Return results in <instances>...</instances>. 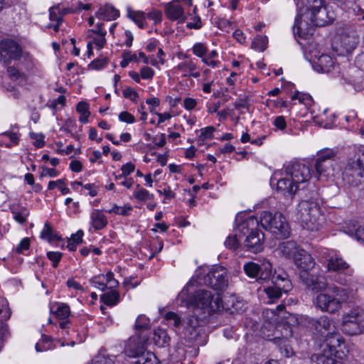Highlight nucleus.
Wrapping results in <instances>:
<instances>
[{
	"label": "nucleus",
	"instance_id": "14",
	"mask_svg": "<svg viewBox=\"0 0 364 364\" xmlns=\"http://www.w3.org/2000/svg\"><path fill=\"white\" fill-rule=\"evenodd\" d=\"M286 172L287 176L291 178L293 183L299 188L300 184L309 181L311 177L310 166L301 162H294L288 165Z\"/></svg>",
	"mask_w": 364,
	"mask_h": 364
},
{
	"label": "nucleus",
	"instance_id": "52",
	"mask_svg": "<svg viewBox=\"0 0 364 364\" xmlns=\"http://www.w3.org/2000/svg\"><path fill=\"white\" fill-rule=\"evenodd\" d=\"M215 129L213 127H207L204 129H201V133L199 138L203 141L207 139H211Z\"/></svg>",
	"mask_w": 364,
	"mask_h": 364
},
{
	"label": "nucleus",
	"instance_id": "23",
	"mask_svg": "<svg viewBox=\"0 0 364 364\" xmlns=\"http://www.w3.org/2000/svg\"><path fill=\"white\" fill-rule=\"evenodd\" d=\"M277 188L278 191H282L284 194L289 193L294 194L299 189L298 186L293 183L291 178H284L277 181Z\"/></svg>",
	"mask_w": 364,
	"mask_h": 364
},
{
	"label": "nucleus",
	"instance_id": "50",
	"mask_svg": "<svg viewBox=\"0 0 364 364\" xmlns=\"http://www.w3.org/2000/svg\"><path fill=\"white\" fill-rule=\"evenodd\" d=\"M63 254L60 252H48V258L53 262V266L56 267L62 258Z\"/></svg>",
	"mask_w": 364,
	"mask_h": 364
},
{
	"label": "nucleus",
	"instance_id": "31",
	"mask_svg": "<svg viewBox=\"0 0 364 364\" xmlns=\"http://www.w3.org/2000/svg\"><path fill=\"white\" fill-rule=\"evenodd\" d=\"M41 237L52 242L55 240H61V237L58 235L53 234V229L48 223H46L43 230L41 232Z\"/></svg>",
	"mask_w": 364,
	"mask_h": 364
},
{
	"label": "nucleus",
	"instance_id": "33",
	"mask_svg": "<svg viewBox=\"0 0 364 364\" xmlns=\"http://www.w3.org/2000/svg\"><path fill=\"white\" fill-rule=\"evenodd\" d=\"M277 348L280 354L286 358H290L297 353L294 348L289 343H277Z\"/></svg>",
	"mask_w": 364,
	"mask_h": 364
},
{
	"label": "nucleus",
	"instance_id": "21",
	"mask_svg": "<svg viewBox=\"0 0 364 364\" xmlns=\"http://www.w3.org/2000/svg\"><path fill=\"white\" fill-rule=\"evenodd\" d=\"M193 299L198 307L203 309H209L213 300V294L208 290L198 289L195 292Z\"/></svg>",
	"mask_w": 364,
	"mask_h": 364
},
{
	"label": "nucleus",
	"instance_id": "49",
	"mask_svg": "<svg viewBox=\"0 0 364 364\" xmlns=\"http://www.w3.org/2000/svg\"><path fill=\"white\" fill-rule=\"evenodd\" d=\"M135 169V166L132 162L127 163L126 164H124L122 168V174L119 175V178H126L127 176H129L130 173L134 172Z\"/></svg>",
	"mask_w": 364,
	"mask_h": 364
},
{
	"label": "nucleus",
	"instance_id": "43",
	"mask_svg": "<svg viewBox=\"0 0 364 364\" xmlns=\"http://www.w3.org/2000/svg\"><path fill=\"white\" fill-rule=\"evenodd\" d=\"M92 364H115L112 358L99 353L92 360Z\"/></svg>",
	"mask_w": 364,
	"mask_h": 364
},
{
	"label": "nucleus",
	"instance_id": "44",
	"mask_svg": "<svg viewBox=\"0 0 364 364\" xmlns=\"http://www.w3.org/2000/svg\"><path fill=\"white\" fill-rule=\"evenodd\" d=\"M92 364H115L112 358L99 353L92 360Z\"/></svg>",
	"mask_w": 364,
	"mask_h": 364
},
{
	"label": "nucleus",
	"instance_id": "61",
	"mask_svg": "<svg viewBox=\"0 0 364 364\" xmlns=\"http://www.w3.org/2000/svg\"><path fill=\"white\" fill-rule=\"evenodd\" d=\"M30 246V240L28 237L23 238L16 247V252L22 253L23 250H28Z\"/></svg>",
	"mask_w": 364,
	"mask_h": 364
},
{
	"label": "nucleus",
	"instance_id": "63",
	"mask_svg": "<svg viewBox=\"0 0 364 364\" xmlns=\"http://www.w3.org/2000/svg\"><path fill=\"white\" fill-rule=\"evenodd\" d=\"M83 188L89 191L88 194L92 197L98 194V188L94 183H87L83 186Z\"/></svg>",
	"mask_w": 364,
	"mask_h": 364
},
{
	"label": "nucleus",
	"instance_id": "27",
	"mask_svg": "<svg viewBox=\"0 0 364 364\" xmlns=\"http://www.w3.org/2000/svg\"><path fill=\"white\" fill-rule=\"evenodd\" d=\"M349 225L350 226L348 227V230H345V232L355 237L357 240L362 241L364 243V226L358 225L357 223L354 220H350Z\"/></svg>",
	"mask_w": 364,
	"mask_h": 364
},
{
	"label": "nucleus",
	"instance_id": "2",
	"mask_svg": "<svg viewBox=\"0 0 364 364\" xmlns=\"http://www.w3.org/2000/svg\"><path fill=\"white\" fill-rule=\"evenodd\" d=\"M294 262L301 270L299 278L306 288L311 290H323L326 288L324 278L309 272L314 267L315 262L308 252L303 249L297 250L294 253Z\"/></svg>",
	"mask_w": 364,
	"mask_h": 364
},
{
	"label": "nucleus",
	"instance_id": "4",
	"mask_svg": "<svg viewBox=\"0 0 364 364\" xmlns=\"http://www.w3.org/2000/svg\"><path fill=\"white\" fill-rule=\"evenodd\" d=\"M296 218L303 228L318 230L321 226L320 220L322 218L318 203L311 200H301L297 205Z\"/></svg>",
	"mask_w": 364,
	"mask_h": 364
},
{
	"label": "nucleus",
	"instance_id": "17",
	"mask_svg": "<svg viewBox=\"0 0 364 364\" xmlns=\"http://www.w3.org/2000/svg\"><path fill=\"white\" fill-rule=\"evenodd\" d=\"M359 32L355 27H350L341 35V46L347 52L354 50L359 43Z\"/></svg>",
	"mask_w": 364,
	"mask_h": 364
},
{
	"label": "nucleus",
	"instance_id": "58",
	"mask_svg": "<svg viewBox=\"0 0 364 364\" xmlns=\"http://www.w3.org/2000/svg\"><path fill=\"white\" fill-rule=\"evenodd\" d=\"M273 124L277 129L279 130H284L287 127L286 120L283 116H277L274 119Z\"/></svg>",
	"mask_w": 364,
	"mask_h": 364
},
{
	"label": "nucleus",
	"instance_id": "9",
	"mask_svg": "<svg viewBox=\"0 0 364 364\" xmlns=\"http://www.w3.org/2000/svg\"><path fill=\"white\" fill-rule=\"evenodd\" d=\"M291 289L292 284L287 272L278 269L273 274L271 285L265 287L264 291L271 302H274L281 298L283 293L286 294Z\"/></svg>",
	"mask_w": 364,
	"mask_h": 364
},
{
	"label": "nucleus",
	"instance_id": "39",
	"mask_svg": "<svg viewBox=\"0 0 364 364\" xmlns=\"http://www.w3.org/2000/svg\"><path fill=\"white\" fill-rule=\"evenodd\" d=\"M242 235L236 230V234L233 236H228L225 241V245L226 247L235 250L240 245V239Z\"/></svg>",
	"mask_w": 364,
	"mask_h": 364
},
{
	"label": "nucleus",
	"instance_id": "59",
	"mask_svg": "<svg viewBox=\"0 0 364 364\" xmlns=\"http://www.w3.org/2000/svg\"><path fill=\"white\" fill-rule=\"evenodd\" d=\"M141 77L143 79L149 80L151 79L154 75V71L152 68L149 67H143L141 69Z\"/></svg>",
	"mask_w": 364,
	"mask_h": 364
},
{
	"label": "nucleus",
	"instance_id": "5",
	"mask_svg": "<svg viewBox=\"0 0 364 364\" xmlns=\"http://www.w3.org/2000/svg\"><path fill=\"white\" fill-rule=\"evenodd\" d=\"M344 183L351 187L364 184V146L358 148L354 155L348 159L343 171Z\"/></svg>",
	"mask_w": 364,
	"mask_h": 364
},
{
	"label": "nucleus",
	"instance_id": "19",
	"mask_svg": "<svg viewBox=\"0 0 364 364\" xmlns=\"http://www.w3.org/2000/svg\"><path fill=\"white\" fill-rule=\"evenodd\" d=\"M164 11L167 18L171 21H178L180 23H183L186 20L183 8L174 4L173 1L168 2L165 5Z\"/></svg>",
	"mask_w": 364,
	"mask_h": 364
},
{
	"label": "nucleus",
	"instance_id": "40",
	"mask_svg": "<svg viewBox=\"0 0 364 364\" xmlns=\"http://www.w3.org/2000/svg\"><path fill=\"white\" fill-rule=\"evenodd\" d=\"M7 73L9 78L11 80H21L23 81L26 80V75L19 71L14 66H9L7 68Z\"/></svg>",
	"mask_w": 364,
	"mask_h": 364
},
{
	"label": "nucleus",
	"instance_id": "18",
	"mask_svg": "<svg viewBox=\"0 0 364 364\" xmlns=\"http://www.w3.org/2000/svg\"><path fill=\"white\" fill-rule=\"evenodd\" d=\"M242 303L239 301H236L235 297H230V299L225 303V307L223 306V301L219 294L214 298L213 296V300H211V305H210L209 309L211 311H220L222 309H225L228 311H230V313H234L237 311L242 308Z\"/></svg>",
	"mask_w": 364,
	"mask_h": 364
},
{
	"label": "nucleus",
	"instance_id": "48",
	"mask_svg": "<svg viewBox=\"0 0 364 364\" xmlns=\"http://www.w3.org/2000/svg\"><path fill=\"white\" fill-rule=\"evenodd\" d=\"M50 19L52 21L63 22L62 15H60V8L59 6L50 9Z\"/></svg>",
	"mask_w": 364,
	"mask_h": 364
},
{
	"label": "nucleus",
	"instance_id": "29",
	"mask_svg": "<svg viewBox=\"0 0 364 364\" xmlns=\"http://www.w3.org/2000/svg\"><path fill=\"white\" fill-rule=\"evenodd\" d=\"M262 264H259L255 262H246L243 266L245 273L251 278H257L261 270Z\"/></svg>",
	"mask_w": 364,
	"mask_h": 364
},
{
	"label": "nucleus",
	"instance_id": "56",
	"mask_svg": "<svg viewBox=\"0 0 364 364\" xmlns=\"http://www.w3.org/2000/svg\"><path fill=\"white\" fill-rule=\"evenodd\" d=\"M107 63V60L106 58L96 59L91 62L89 67L94 70H100L105 67Z\"/></svg>",
	"mask_w": 364,
	"mask_h": 364
},
{
	"label": "nucleus",
	"instance_id": "30",
	"mask_svg": "<svg viewBox=\"0 0 364 364\" xmlns=\"http://www.w3.org/2000/svg\"><path fill=\"white\" fill-rule=\"evenodd\" d=\"M348 264L340 257H334L329 259L328 263V268L332 271H341L347 269Z\"/></svg>",
	"mask_w": 364,
	"mask_h": 364
},
{
	"label": "nucleus",
	"instance_id": "34",
	"mask_svg": "<svg viewBox=\"0 0 364 364\" xmlns=\"http://www.w3.org/2000/svg\"><path fill=\"white\" fill-rule=\"evenodd\" d=\"M101 301L107 306L116 305L119 299V293L115 291H112L103 294L100 298Z\"/></svg>",
	"mask_w": 364,
	"mask_h": 364
},
{
	"label": "nucleus",
	"instance_id": "28",
	"mask_svg": "<svg viewBox=\"0 0 364 364\" xmlns=\"http://www.w3.org/2000/svg\"><path fill=\"white\" fill-rule=\"evenodd\" d=\"M273 274H272V264L265 260L262 262L261 270H259L257 282L262 283L269 279L272 280Z\"/></svg>",
	"mask_w": 364,
	"mask_h": 364
},
{
	"label": "nucleus",
	"instance_id": "11",
	"mask_svg": "<svg viewBox=\"0 0 364 364\" xmlns=\"http://www.w3.org/2000/svg\"><path fill=\"white\" fill-rule=\"evenodd\" d=\"M364 323V310L355 308L343 316L342 331L349 336L360 334Z\"/></svg>",
	"mask_w": 364,
	"mask_h": 364
},
{
	"label": "nucleus",
	"instance_id": "12",
	"mask_svg": "<svg viewBox=\"0 0 364 364\" xmlns=\"http://www.w3.org/2000/svg\"><path fill=\"white\" fill-rule=\"evenodd\" d=\"M229 280L230 275L228 270L221 266L213 267L203 278L205 285L218 291L226 290L229 285Z\"/></svg>",
	"mask_w": 364,
	"mask_h": 364
},
{
	"label": "nucleus",
	"instance_id": "46",
	"mask_svg": "<svg viewBox=\"0 0 364 364\" xmlns=\"http://www.w3.org/2000/svg\"><path fill=\"white\" fill-rule=\"evenodd\" d=\"M101 277H104V275L100 274L95 276L90 280V282L94 287L98 288L101 291H104L107 289V287L106 283L100 280Z\"/></svg>",
	"mask_w": 364,
	"mask_h": 364
},
{
	"label": "nucleus",
	"instance_id": "35",
	"mask_svg": "<svg viewBox=\"0 0 364 364\" xmlns=\"http://www.w3.org/2000/svg\"><path fill=\"white\" fill-rule=\"evenodd\" d=\"M128 16L130 18L139 28H144V13L142 11H134L128 9Z\"/></svg>",
	"mask_w": 364,
	"mask_h": 364
},
{
	"label": "nucleus",
	"instance_id": "38",
	"mask_svg": "<svg viewBox=\"0 0 364 364\" xmlns=\"http://www.w3.org/2000/svg\"><path fill=\"white\" fill-rule=\"evenodd\" d=\"M267 45V36H258L256 38H255L254 40L252 41L251 47L253 49L262 52L266 49Z\"/></svg>",
	"mask_w": 364,
	"mask_h": 364
},
{
	"label": "nucleus",
	"instance_id": "22",
	"mask_svg": "<svg viewBox=\"0 0 364 364\" xmlns=\"http://www.w3.org/2000/svg\"><path fill=\"white\" fill-rule=\"evenodd\" d=\"M119 16V11L112 5L107 4L99 9L97 16L106 21H112Z\"/></svg>",
	"mask_w": 364,
	"mask_h": 364
},
{
	"label": "nucleus",
	"instance_id": "20",
	"mask_svg": "<svg viewBox=\"0 0 364 364\" xmlns=\"http://www.w3.org/2000/svg\"><path fill=\"white\" fill-rule=\"evenodd\" d=\"M333 59L328 55H321L312 62V66L318 73H329L334 67Z\"/></svg>",
	"mask_w": 364,
	"mask_h": 364
},
{
	"label": "nucleus",
	"instance_id": "37",
	"mask_svg": "<svg viewBox=\"0 0 364 364\" xmlns=\"http://www.w3.org/2000/svg\"><path fill=\"white\" fill-rule=\"evenodd\" d=\"M150 328V321L149 318H147L144 315L139 316L135 322L134 328L136 331H143L144 330H147Z\"/></svg>",
	"mask_w": 364,
	"mask_h": 364
},
{
	"label": "nucleus",
	"instance_id": "64",
	"mask_svg": "<svg viewBox=\"0 0 364 364\" xmlns=\"http://www.w3.org/2000/svg\"><path fill=\"white\" fill-rule=\"evenodd\" d=\"M196 104V100L191 97H186L183 100V106L187 110H191L194 109Z\"/></svg>",
	"mask_w": 364,
	"mask_h": 364
},
{
	"label": "nucleus",
	"instance_id": "53",
	"mask_svg": "<svg viewBox=\"0 0 364 364\" xmlns=\"http://www.w3.org/2000/svg\"><path fill=\"white\" fill-rule=\"evenodd\" d=\"M119 119L129 124H132L135 122V117L134 115L126 111L119 113Z\"/></svg>",
	"mask_w": 364,
	"mask_h": 364
},
{
	"label": "nucleus",
	"instance_id": "32",
	"mask_svg": "<svg viewBox=\"0 0 364 364\" xmlns=\"http://www.w3.org/2000/svg\"><path fill=\"white\" fill-rule=\"evenodd\" d=\"M76 110L80 114L79 121L83 124H86L90 116L89 105L84 101L80 102L76 107Z\"/></svg>",
	"mask_w": 364,
	"mask_h": 364
},
{
	"label": "nucleus",
	"instance_id": "62",
	"mask_svg": "<svg viewBox=\"0 0 364 364\" xmlns=\"http://www.w3.org/2000/svg\"><path fill=\"white\" fill-rule=\"evenodd\" d=\"M152 141L158 147H162L166 144V135L161 134L159 136H155L152 138Z\"/></svg>",
	"mask_w": 364,
	"mask_h": 364
},
{
	"label": "nucleus",
	"instance_id": "24",
	"mask_svg": "<svg viewBox=\"0 0 364 364\" xmlns=\"http://www.w3.org/2000/svg\"><path fill=\"white\" fill-rule=\"evenodd\" d=\"M273 340L287 341L290 339L293 336L291 326L288 323H282L276 327Z\"/></svg>",
	"mask_w": 364,
	"mask_h": 364
},
{
	"label": "nucleus",
	"instance_id": "13",
	"mask_svg": "<svg viewBox=\"0 0 364 364\" xmlns=\"http://www.w3.org/2000/svg\"><path fill=\"white\" fill-rule=\"evenodd\" d=\"M146 343H127L124 347V353L127 357L138 358L137 361L142 364H156V357L151 351L147 350Z\"/></svg>",
	"mask_w": 364,
	"mask_h": 364
},
{
	"label": "nucleus",
	"instance_id": "60",
	"mask_svg": "<svg viewBox=\"0 0 364 364\" xmlns=\"http://www.w3.org/2000/svg\"><path fill=\"white\" fill-rule=\"evenodd\" d=\"M250 105L248 103V97H245V98H242L238 100L234 103V107L237 109H240L242 108H246L249 110Z\"/></svg>",
	"mask_w": 364,
	"mask_h": 364
},
{
	"label": "nucleus",
	"instance_id": "26",
	"mask_svg": "<svg viewBox=\"0 0 364 364\" xmlns=\"http://www.w3.org/2000/svg\"><path fill=\"white\" fill-rule=\"evenodd\" d=\"M279 250L284 257L289 258L292 256L293 258H294V253L299 249H298L296 243L294 241L289 240L280 243Z\"/></svg>",
	"mask_w": 364,
	"mask_h": 364
},
{
	"label": "nucleus",
	"instance_id": "47",
	"mask_svg": "<svg viewBox=\"0 0 364 364\" xmlns=\"http://www.w3.org/2000/svg\"><path fill=\"white\" fill-rule=\"evenodd\" d=\"M169 337L166 330L159 328L154 331V341H167Z\"/></svg>",
	"mask_w": 364,
	"mask_h": 364
},
{
	"label": "nucleus",
	"instance_id": "42",
	"mask_svg": "<svg viewBox=\"0 0 364 364\" xmlns=\"http://www.w3.org/2000/svg\"><path fill=\"white\" fill-rule=\"evenodd\" d=\"M176 68L178 70L183 73V77H187L188 76L190 71H194L196 70V66L192 61H189L178 64Z\"/></svg>",
	"mask_w": 364,
	"mask_h": 364
},
{
	"label": "nucleus",
	"instance_id": "15",
	"mask_svg": "<svg viewBox=\"0 0 364 364\" xmlns=\"http://www.w3.org/2000/svg\"><path fill=\"white\" fill-rule=\"evenodd\" d=\"M22 55L20 45L11 39H3L0 41V60L9 63L11 60H18Z\"/></svg>",
	"mask_w": 364,
	"mask_h": 364
},
{
	"label": "nucleus",
	"instance_id": "51",
	"mask_svg": "<svg viewBox=\"0 0 364 364\" xmlns=\"http://www.w3.org/2000/svg\"><path fill=\"white\" fill-rule=\"evenodd\" d=\"M123 96L125 98H129L134 102L136 101L139 97V95L136 90L130 87H127L124 90Z\"/></svg>",
	"mask_w": 364,
	"mask_h": 364
},
{
	"label": "nucleus",
	"instance_id": "16",
	"mask_svg": "<svg viewBox=\"0 0 364 364\" xmlns=\"http://www.w3.org/2000/svg\"><path fill=\"white\" fill-rule=\"evenodd\" d=\"M314 325L316 330L320 332L321 336L325 338L326 341L333 339L336 340V341H344L341 338L333 321L326 316H321L316 321Z\"/></svg>",
	"mask_w": 364,
	"mask_h": 364
},
{
	"label": "nucleus",
	"instance_id": "45",
	"mask_svg": "<svg viewBox=\"0 0 364 364\" xmlns=\"http://www.w3.org/2000/svg\"><path fill=\"white\" fill-rule=\"evenodd\" d=\"M165 319L168 321L170 325H173L174 327H178L181 323V318L173 311L167 312L165 315Z\"/></svg>",
	"mask_w": 364,
	"mask_h": 364
},
{
	"label": "nucleus",
	"instance_id": "8",
	"mask_svg": "<svg viewBox=\"0 0 364 364\" xmlns=\"http://www.w3.org/2000/svg\"><path fill=\"white\" fill-rule=\"evenodd\" d=\"M316 343L318 352L311 356V360L316 364H338L333 356L342 359L348 352L345 346L346 343H336V346L331 345V343Z\"/></svg>",
	"mask_w": 364,
	"mask_h": 364
},
{
	"label": "nucleus",
	"instance_id": "6",
	"mask_svg": "<svg viewBox=\"0 0 364 364\" xmlns=\"http://www.w3.org/2000/svg\"><path fill=\"white\" fill-rule=\"evenodd\" d=\"M314 291H324L318 294L314 301L316 307L321 311L330 314L338 312L342 307L341 296L346 294L345 289L336 285L328 286L323 290H314Z\"/></svg>",
	"mask_w": 364,
	"mask_h": 364
},
{
	"label": "nucleus",
	"instance_id": "3",
	"mask_svg": "<svg viewBox=\"0 0 364 364\" xmlns=\"http://www.w3.org/2000/svg\"><path fill=\"white\" fill-rule=\"evenodd\" d=\"M259 220L255 217H249L241 222L237 228L242 237L243 248L251 253H258L264 249V234L258 228Z\"/></svg>",
	"mask_w": 364,
	"mask_h": 364
},
{
	"label": "nucleus",
	"instance_id": "54",
	"mask_svg": "<svg viewBox=\"0 0 364 364\" xmlns=\"http://www.w3.org/2000/svg\"><path fill=\"white\" fill-rule=\"evenodd\" d=\"M147 18L153 20L154 23H159L162 20V12L159 10H153L147 14Z\"/></svg>",
	"mask_w": 364,
	"mask_h": 364
},
{
	"label": "nucleus",
	"instance_id": "7",
	"mask_svg": "<svg viewBox=\"0 0 364 364\" xmlns=\"http://www.w3.org/2000/svg\"><path fill=\"white\" fill-rule=\"evenodd\" d=\"M259 223L264 229L269 231L277 239H285L290 235L289 224L281 213L262 211Z\"/></svg>",
	"mask_w": 364,
	"mask_h": 364
},
{
	"label": "nucleus",
	"instance_id": "10",
	"mask_svg": "<svg viewBox=\"0 0 364 364\" xmlns=\"http://www.w3.org/2000/svg\"><path fill=\"white\" fill-rule=\"evenodd\" d=\"M332 150H326L318 155L314 167L319 180L327 181L333 176L336 162Z\"/></svg>",
	"mask_w": 364,
	"mask_h": 364
},
{
	"label": "nucleus",
	"instance_id": "57",
	"mask_svg": "<svg viewBox=\"0 0 364 364\" xmlns=\"http://www.w3.org/2000/svg\"><path fill=\"white\" fill-rule=\"evenodd\" d=\"M193 53L198 57H203L207 52V48L202 43H196L193 48Z\"/></svg>",
	"mask_w": 364,
	"mask_h": 364
},
{
	"label": "nucleus",
	"instance_id": "36",
	"mask_svg": "<svg viewBox=\"0 0 364 364\" xmlns=\"http://www.w3.org/2000/svg\"><path fill=\"white\" fill-rule=\"evenodd\" d=\"M54 314L59 320L68 318L70 314V307L67 304L60 303L58 304L57 309Z\"/></svg>",
	"mask_w": 364,
	"mask_h": 364
},
{
	"label": "nucleus",
	"instance_id": "1",
	"mask_svg": "<svg viewBox=\"0 0 364 364\" xmlns=\"http://www.w3.org/2000/svg\"><path fill=\"white\" fill-rule=\"evenodd\" d=\"M335 18L334 13L326 6L324 0H305L299 9L293 26L295 35L308 38L317 26H324Z\"/></svg>",
	"mask_w": 364,
	"mask_h": 364
},
{
	"label": "nucleus",
	"instance_id": "41",
	"mask_svg": "<svg viewBox=\"0 0 364 364\" xmlns=\"http://www.w3.org/2000/svg\"><path fill=\"white\" fill-rule=\"evenodd\" d=\"M136 187L138 188V190L134 193V197L137 200L146 201L147 200L154 199V195L149 193V192L147 190L143 188H139V185H137Z\"/></svg>",
	"mask_w": 364,
	"mask_h": 364
},
{
	"label": "nucleus",
	"instance_id": "25",
	"mask_svg": "<svg viewBox=\"0 0 364 364\" xmlns=\"http://www.w3.org/2000/svg\"><path fill=\"white\" fill-rule=\"evenodd\" d=\"M91 223L95 230H100L107 225V220L101 210H95L91 213Z\"/></svg>",
	"mask_w": 364,
	"mask_h": 364
},
{
	"label": "nucleus",
	"instance_id": "55",
	"mask_svg": "<svg viewBox=\"0 0 364 364\" xmlns=\"http://www.w3.org/2000/svg\"><path fill=\"white\" fill-rule=\"evenodd\" d=\"M31 137L35 139L33 145L37 148H41L44 146V136L43 134H38L36 133H31Z\"/></svg>",
	"mask_w": 364,
	"mask_h": 364
}]
</instances>
